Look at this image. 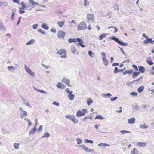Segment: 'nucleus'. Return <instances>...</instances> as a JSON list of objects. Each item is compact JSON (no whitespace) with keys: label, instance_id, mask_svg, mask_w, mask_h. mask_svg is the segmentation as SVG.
Wrapping results in <instances>:
<instances>
[{"label":"nucleus","instance_id":"obj_8","mask_svg":"<svg viewBox=\"0 0 154 154\" xmlns=\"http://www.w3.org/2000/svg\"><path fill=\"white\" fill-rule=\"evenodd\" d=\"M25 69L26 72L29 73L31 76H34V73L33 72H32L30 69L27 66H25Z\"/></svg>","mask_w":154,"mask_h":154},{"label":"nucleus","instance_id":"obj_36","mask_svg":"<svg viewBox=\"0 0 154 154\" xmlns=\"http://www.w3.org/2000/svg\"><path fill=\"white\" fill-rule=\"evenodd\" d=\"M88 55L91 57H93L94 56V54L92 51L90 50L88 52Z\"/></svg>","mask_w":154,"mask_h":154},{"label":"nucleus","instance_id":"obj_31","mask_svg":"<svg viewBox=\"0 0 154 154\" xmlns=\"http://www.w3.org/2000/svg\"><path fill=\"white\" fill-rule=\"evenodd\" d=\"M76 38H74L73 39H68V42L69 43H71L73 42H76Z\"/></svg>","mask_w":154,"mask_h":154},{"label":"nucleus","instance_id":"obj_64","mask_svg":"<svg viewBox=\"0 0 154 154\" xmlns=\"http://www.w3.org/2000/svg\"><path fill=\"white\" fill-rule=\"evenodd\" d=\"M118 65L119 64L118 63H115L112 64V66H118Z\"/></svg>","mask_w":154,"mask_h":154},{"label":"nucleus","instance_id":"obj_26","mask_svg":"<svg viewBox=\"0 0 154 154\" xmlns=\"http://www.w3.org/2000/svg\"><path fill=\"white\" fill-rule=\"evenodd\" d=\"M68 97L69 98L70 100H72L73 99L74 97V95L73 94H69Z\"/></svg>","mask_w":154,"mask_h":154},{"label":"nucleus","instance_id":"obj_48","mask_svg":"<svg viewBox=\"0 0 154 154\" xmlns=\"http://www.w3.org/2000/svg\"><path fill=\"white\" fill-rule=\"evenodd\" d=\"M77 144H80L82 143V141L80 139H77Z\"/></svg>","mask_w":154,"mask_h":154},{"label":"nucleus","instance_id":"obj_12","mask_svg":"<svg viewBox=\"0 0 154 154\" xmlns=\"http://www.w3.org/2000/svg\"><path fill=\"white\" fill-rule=\"evenodd\" d=\"M56 86L58 88L61 89H64L66 87L63 83L60 82H59Z\"/></svg>","mask_w":154,"mask_h":154},{"label":"nucleus","instance_id":"obj_15","mask_svg":"<svg viewBox=\"0 0 154 154\" xmlns=\"http://www.w3.org/2000/svg\"><path fill=\"white\" fill-rule=\"evenodd\" d=\"M138 68L140 73H143L145 72V68L143 66H139Z\"/></svg>","mask_w":154,"mask_h":154},{"label":"nucleus","instance_id":"obj_40","mask_svg":"<svg viewBox=\"0 0 154 154\" xmlns=\"http://www.w3.org/2000/svg\"><path fill=\"white\" fill-rule=\"evenodd\" d=\"M110 28H113L114 29V33H116L118 31V30L116 27H111L109 28H108V29H109Z\"/></svg>","mask_w":154,"mask_h":154},{"label":"nucleus","instance_id":"obj_7","mask_svg":"<svg viewBox=\"0 0 154 154\" xmlns=\"http://www.w3.org/2000/svg\"><path fill=\"white\" fill-rule=\"evenodd\" d=\"M87 19L88 21H90L91 22H94V15L93 14H91L88 13L87 14Z\"/></svg>","mask_w":154,"mask_h":154},{"label":"nucleus","instance_id":"obj_29","mask_svg":"<svg viewBox=\"0 0 154 154\" xmlns=\"http://www.w3.org/2000/svg\"><path fill=\"white\" fill-rule=\"evenodd\" d=\"M142 79H143V77L142 76H141L140 77L137 79L133 81L132 82L133 83H135L136 82H138V81H141Z\"/></svg>","mask_w":154,"mask_h":154},{"label":"nucleus","instance_id":"obj_19","mask_svg":"<svg viewBox=\"0 0 154 154\" xmlns=\"http://www.w3.org/2000/svg\"><path fill=\"white\" fill-rule=\"evenodd\" d=\"M108 35V34L106 33H103L101 34L100 35L99 37V39L100 40H101L103 38L105 37Z\"/></svg>","mask_w":154,"mask_h":154},{"label":"nucleus","instance_id":"obj_58","mask_svg":"<svg viewBox=\"0 0 154 154\" xmlns=\"http://www.w3.org/2000/svg\"><path fill=\"white\" fill-rule=\"evenodd\" d=\"M103 62L104 64L106 66L108 64V62L107 60H105L103 61Z\"/></svg>","mask_w":154,"mask_h":154},{"label":"nucleus","instance_id":"obj_6","mask_svg":"<svg viewBox=\"0 0 154 154\" xmlns=\"http://www.w3.org/2000/svg\"><path fill=\"white\" fill-rule=\"evenodd\" d=\"M65 35V33L62 30H59L57 33V37L60 39H64Z\"/></svg>","mask_w":154,"mask_h":154},{"label":"nucleus","instance_id":"obj_49","mask_svg":"<svg viewBox=\"0 0 154 154\" xmlns=\"http://www.w3.org/2000/svg\"><path fill=\"white\" fill-rule=\"evenodd\" d=\"M133 73V70H127V74L130 75Z\"/></svg>","mask_w":154,"mask_h":154},{"label":"nucleus","instance_id":"obj_46","mask_svg":"<svg viewBox=\"0 0 154 154\" xmlns=\"http://www.w3.org/2000/svg\"><path fill=\"white\" fill-rule=\"evenodd\" d=\"M50 31L53 33H55L56 32V29L54 28H51Z\"/></svg>","mask_w":154,"mask_h":154},{"label":"nucleus","instance_id":"obj_4","mask_svg":"<svg viewBox=\"0 0 154 154\" xmlns=\"http://www.w3.org/2000/svg\"><path fill=\"white\" fill-rule=\"evenodd\" d=\"M111 40H113L116 41L119 45L122 46H126L127 45V43H123L119 41L118 38L114 36H112L110 37Z\"/></svg>","mask_w":154,"mask_h":154},{"label":"nucleus","instance_id":"obj_16","mask_svg":"<svg viewBox=\"0 0 154 154\" xmlns=\"http://www.w3.org/2000/svg\"><path fill=\"white\" fill-rule=\"evenodd\" d=\"M153 41H152V38H147L146 40H144L143 42V43L146 44L148 43H152Z\"/></svg>","mask_w":154,"mask_h":154},{"label":"nucleus","instance_id":"obj_47","mask_svg":"<svg viewBox=\"0 0 154 154\" xmlns=\"http://www.w3.org/2000/svg\"><path fill=\"white\" fill-rule=\"evenodd\" d=\"M119 71L118 70V69L117 67H115V69L114 71V73H118L119 72Z\"/></svg>","mask_w":154,"mask_h":154},{"label":"nucleus","instance_id":"obj_62","mask_svg":"<svg viewBox=\"0 0 154 154\" xmlns=\"http://www.w3.org/2000/svg\"><path fill=\"white\" fill-rule=\"evenodd\" d=\"M42 65L44 67H45L46 68H48L49 67V66L45 65L43 64H42Z\"/></svg>","mask_w":154,"mask_h":154},{"label":"nucleus","instance_id":"obj_20","mask_svg":"<svg viewBox=\"0 0 154 154\" xmlns=\"http://www.w3.org/2000/svg\"><path fill=\"white\" fill-rule=\"evenodd\" d=\"M64 23L65 21H59L57 22V24L60 27H62L64 25Z\"/></svg>","mask_w":154,"mask_h":154},{"label":"nucleus","instance_id":"obj_23","mask_svg":"<svg viewBox=\"0 0 154 154\" xmlns=\"http://www.w3.org/2000/svg\"><path fill=\"white\" fill-rule=\"evenodd\" d=\"M138 151L137 149L135 148H134L133 150L131 152V154H138Z\"/></svg>","mask_w":154,"mask_h":154},{"label":"nucleus","instance_id":"obj_45","mask_svg":"<svg viewBox=\"0 0 154 154\" xmlns=\"http://www.w3.org/2000/svg\"><path fill=\"white\" fill-rule=\"evenodd\" d=\"M30 2L33 5H37L38 4V3H37L35 2L32 0H31L30 1Z\"/></svg>","mask_w":154,"mask_h":154},{"label":"nucleus","instance_id":"obj_52","mask_svg":"<svg viewBox=\"0 0 154 154\" xmlns=\"http://www.w3.org/2000/svg\"><path fill=\"white\" fill-rule=\"evenodd\" d=\"M131 94L134 96H137V93L134 92L131 93Z\"/></svg>","mask_w":154,"mask_h":154},{"label":"nucleus","instance_id":"obj_38","mask_svg":"<svg viewBox=\"0 0 154 154\" xmlns=\"http://www.w3.org/2000/svg\"><path fill=\"white\" fill-rule=\"evenodd\" d=\"M8 70H11V69L13 70H14L15 69V68L12 66H8Z\"/></svg>","mask_w":154,"mask_h":154},{"label":"nucleus","instance_id":"obj_22","mask_svg":"<svg viewBox=\"0 0 154 154\" xmlns=\"http://www.w3.org/2000/svg\"><path fill=\"white\" fill-rule=\"evenodd\" d=\"M41 27L46 30H48L49 29L48 27L45 23L42 24L41 25Z\"/></svg>","mask_w":154,"mask_h":154},{"label":"nucleus","instance_id":"obj_28","mask_svg":"<svg viewBox=\"0 0 154 154\" xmlns=\"http://www.w3.org/2000/svg\"><path fill=\"white\" fill-rule=\"evenodd\" d=\"M144 88V87L143 86L139 87L138 88V92L139 93L141 92L143 90Z\"/></svg>","mask_w":154,"mask_h":154},{"label":"nucleus","instance_id":"obj_33","mask_svg":"<svg viewBox=\"0 0 154 154\" xmlns=\"http://www.w3.org/2000/svg\"><path fill=\"white\" fill-rule=\"evenodd\" d=\"M113 9L114 10H119V7L117 4H115L113 6Z\"/></svg>","mask_w":154,"mask_h":154},{"label":"nucleus","instance_id":"obj_41","mask_svg":"<svg viewBox=\"0 0 154 154\" xmlns=\"http://www.w3.org/2000/svg\"><path fill=\"white\" fill-rule=\"evenodd\" d=\"M132 66L135 71H137L138 70V68L136 65L133 64L132 65Z\"/></svg>","mask_w":154,"mask_h":154},{"label":"nucleus","instance_id":"obj_63","mask_svg":"<svg viewBox=\"0 0 154 154\" xmlns=\"http://www.w3.org/2000/svg\"><path fill=\"white\" fill-rule=\"evenodd\" d=\"M27 122L29 124V127L31 125L32 123L30 120H28Z\"/></svg>","mask_w":154,"mask_h":154},{"label":"nucleus","instance_id":"obj_43","mask_svg":"<svg viewBox=\"0 0 154 154\" xmlns=\"http://www.w3.org/2000/svg\"><path fill=\"white\" fill-rule=\"evenodd\" d=\"M65 91L67 92L68 93H69L70 94H72L73 92L72 91H70L69 90V89L68 88H66L65 90Z\"/></svg>","mask_w":154,"mask_h":154},{"label":"nucleus","instance_id":"obj_35","mask_svg":"<svg viewBox=\"0 0 154 154\" xmlns=\"http://www.w3.org/2000/svg\"><path fill=\"white\" fill-rule=\"evenodd\" d=\"M27 112L25 111H23V113L22 115H21V116L23 118V117L26 116L27 115Z\"/></svg>","mask_w":154,"mask_h":154},{"label":"nucleus","instance_id":"obj_39","mask_svg":"<svg viewBox=\"0 0 154 154\" xmlns=\"http://www.w3.org/2000/svg\"><path fill=\"white\" fill-rule=\"evenodd\" d=\"M85 142L86 143H90L92 144L93 143V141L92 140H89L88 139H85Z\"/></svg>","mask_w":154,"mask_h":154},{"label":"nucleus","instance_id":"obj_3","mask_svg":"<svg viewBox=\"0 0 154 154\" xmlns=\"http://www.w3.org/2000/svg\"><path fill=\"white\" fill-rule=\"evenodd\" d=\"M87 112V110L85 109H83L82 110H79L77 111L76 116L77 117L83 116H84Z\"/></svg>","mask_w":154,"mask_h":154},{"label":"nucleus","instance_id":"obj_56","mask_svg":"<svg viewBox=\"0 0 154 154\" xmlns=\"http://www.w3.org/2000/svg\"><path fill=\"white\" fill-rule=\"evenodd\" d=\"M43 128V126L42 125H40L39 126V127L38 128V130L39 131H41Z\"/></svg>","mask_w":154,"mask_h":154},{"label":"nucleus","instance_id":"obj_11","mask_svg":"<svg viewBox=\"0 0 154 154\" xmlns=\"http://www.w3.org/2000/svg\"><path fill=\"white\" fill-rule=\"evenodd\" d=\"M62 81L64 82L68 86H70V80L69 79L65 78H64L62 79Z\"/></svg>","mask_w":154,"mask_h":154},{"label":"nucleus","instance_id":"obj_60","mask_svg":"<svg viewBox=\"0 0 154 154\" xmlns=\"http://www.w3.org/2000/svg\"><path fill=\"white\" fill-rule=\"evenodd\" d=\"M117 97H115L114 98H110V100L111 101H113L114 100H116L117 99Z\"/></svg>","mask_w":154,"mask_h":154},{"label":"nucleus","instance_id":"obj_21","mask_svg":"<svg viewBox=\"0 0 154 154\" xmlns=\"http://www.w3.org/2000/svg\"><path fill=\"white\" fill-rule=\"evenodd\" d=\"M93 102L91 98H89L87 99V103L88 105H89L91 104Z\"/></svg>","mask_w":154,"mask_h":154},{"label":"nucleus","instance_id":"obj_34","mask_svg":"<svg viewBox=\"0 0 154 154\" xmlns=\"http://www.w3.org/2000/svg\"><path fill=\"white\" fill-rule=\"evenodd\" d=\"M92 117L91 116H88L87 117H85L83 119V121H85L87 119H89L90 120L92 119Z\"/></svg>","mask_w":154,"mask_h":154},{"label":"nucleus","instance_id":"obj_54","mask_svg":"<svg viewBox=\"0 0 154 154\" xmlns=\"http://www.w3.org/2000/svg\"><path fill=\"white\" fill-rule=\"evenodd\" d=\"M36 125H35V126L33 128L32 130V133H35L36 130Z\"/></svg>","mask_w":154,"mask_h":154},{"label":"nucleus","instance_id":"obj_24","mask_svg":"<svg viewBox=\"0 0 154 154\" xmlns=\"http://www.w3.org/2000/svg\"><path fill=\"white\" fill-rule=\"evenodd\" d=\"M140 72H133L132 77L134 78L135 76H137L140 74Z\"/></svg>","mask_w":154,"mask_h":154},{"label":"nucleus","instance_id":"obj_9","mask_svg":"<svg viewBox=\"0 0 154 154\" xmlns=\"http://www.w3.org/2000/svg\"><path fill=\"white\" fill-rule=\"evenodd\" d=\"M21 7L19 8V9L20 10L27 9V8H29V5L27 6L24 3V2H21Z\"/></svg>","mask_w":154,"mask_h":154},{"label":"nucleus","instance_id":"obj_53","mask_svg":"<svg viewBox=\"0 0 154 154\" xmlns=\"http://www.w3.org/2000/svg\"><path fill=\"white\" fill-rule=\"evenodd\" d=\"M120 132L122 134H124V133H128L129 132L128 131H125V130H122V131H120Z\"/></svg>","mask_w":154,"mask_h":154},{"label":"nucleus","instance_id":"obj_42","mask_svg":"<svg viewBox=\"0 0 154 154\" xmlns=\"http://www.w3.org/2000/svg\"><path fill=\"white\" fill-rule=\"evenodd\" d=\"M38 31V32H40L42 34H45V32L44 31L42 30L41 29H39Z\"/></svg>","mask_w":154,"mask_h":154},{"label":"nucleus","instance_id":"obj_32","mask_svg":"<svg viewBox=\"0 0 154 154\" xmlns=\"http://www.w3.org/2000/svg\"><path fill=\"white\" fill-rule=\"evenodd\" d=\"M19 143H14V148L16 149H18L19 148V146L20 145Z\"/></svg>","mask_w":154,"mask_h":154},{"label":"nucleus","instance_id":"obj_55","mask_svg":"<svg viewBox=\"0 0 154 154\" xmlns=\"http://www.w3.org/2000/svg\"><path fill=\"white\" fill-rule=\"evenodd\" d=\"M52 104L57 106H58L59 105V103L56 102V101L54 102Z\"/></svg>","mask_w":154,"mask_h":154},{"label":"nucleus","instance_id":"obj_5","mask_svg":"<svg viewBox=\"0 0 154 154\" xmlns=\"http://www.w3.org/2000/svg\"><path fill=\"white\" fill-rule=\"evenodd\" d=\"M65 117L68 119L71 120L75 123H76L78 122V120L74 115H67L65 116Z\"/></svg>","mask_w":154,"mask_h":154},{"label":"nucleus","instance_id":"obj_14","mask_svg":"<svg viewBox=\"0 0 154 154\" xmlns=\"http://www.w3.org/2000/svg\"><path fill=\"white\" fill-rule=\"evenodd\" d=\"M135 121V119L134 118H132L128 120V122L129 124L134 123Z\"/></svg>","mask_w":154,"mask_h":154},{"label":"nucleus","instance_id":"obj_59","mask_svg":"<svg viewBox=\"0 0 154 154\" xmlns=\"http://www.w3.org/2000/svg\"><path fill=\"white\" fill-rule=\"evenodd\" d=\"M25 11L24 10H20L19 11V13L20 14H22L25 13Z\"/></svg>","mask_w":154,"mask_h":154},{"label":"nucleus","instance_id":"obj_1","mask_svg":"<svg viewBox=\"0 0 154 154\" xmlns=\"http://www.w3.org/2000/svg\"><path fill=\"white\" fill-rule=\"evenodd\" d=\"M66 51L64 49H60L57 51V54L61 55L60 57L61 58H66Z\"/></svg>","mask_w":154,"mask_h":154},{"label":"nucleus","instance_id":"obj_10","mask_svg":"<svg viewBox=\"0 0 154 154\" xmlns=\"http://www.w3.org/2000/svg\"><path fill=\"white\" fill-rule=\"evenodd\" d=\"M77 41L78 42V45H80L82 47H85V45L83 44L84 43L83 40L80 38H76V42Z\"/></svg>","mask_w":154,"mask_h":154},{"label":"nucleus","instance_id":"obj_57","mask_svg":"<svg viewBox=\"0 0 154 154\" xmlns=\"http://www.w3.org/2000/svg\"><path fill=\"white\" fill-rule=\"evenodd\" d=\"M13 2L14 3H16L17 4H19L20 2L19 0H12Z\"/></svg>","mask_w":154,"mask_h":154},{"label":"nucleus","instance_id":"obj_37","mask_svg":"<svg viewBox=\"0 0 154 154\" xmlns=\"http://www.w3.org/2000/svg\"><path fill=\"white\" fill-rule=\"evenodd\" d=\"M99 146H109L110 145H109L104 143H101L99 144Z\"/></svg>","mask_w":154,"mask_h":154},{"label":"nucleus","instance_id":"obj_44","mask_svg":"<svg viewBox=\"0 0 154 154\" xmlns=\"http://www.w3.org/2000/svg\"><path fill=\"white\" fill-rule=\"evenodd\" d=\"M111 96V94L109 93H107V94H104V97H110Z\"/></svg>","mask_w":154,"mask_h":154},{"label":"nucleus","instance_id":"obj_30","mask_svg":"<svg viewBox=\"0 0 154 154\" xmlns=\"http://www.w3.org/2000/svg\"><path fill=\"white\" fill-rule=\"evenodd\" d=\"M103 119L104 118L103 117L100 115H98L96 116L95 118V119Z\"/></svg>","mask_w":154,"mask_h":154},{"label":"nucleus","instance_id":"obj_13","mask_svg":"<svg viewBox=\"0 0 154 154\" xmlns=\"http://www.w3.org/2000/svg\"><path fill=\"white\" fill-rule=\"evenodd\" d=\"M82 147L83 149L85 150L86 152H91L93 151V149H89L87 148L86 146L83 145L82 146Z\"/></svg>","mask_w":154,"mask_h":154},{"label":"nucleus","instance_id":"obj_51","mask_svg":"<svg viewBox=\"0 0 154 154\" xmlns=\"http://www.w3.org/2000/svg\"><path fill=\"white\" fill-rule=\"evenodd\" d=\"M38 25L37 24H35L33 25L32 26V27L33 29H35L38 27Z\"/></svg>","mask_w":154,"mask_h":154},{"label":"nucleus","instance_id":"obj_27","mask_svg":"<svg viewBox=\"0 0 154 154\" xmlns=\"http://www.w3.org/2000/svg\"><path fill=\"white\" fill-rule=\"evenodd\" d=\"M140 127L142 129H146L148 127L147 125H146V124H141L140 125Z\"/></svg>","mask_w":154,"mask_h":154},{"label":"nucleus","instance_id":"obj_18","mask_svg":"<svg viewBox=\"0 0 154 154\" xmlns=\"http://www.w3.org/2000/svg\"><path fill=\"white\" fill-rule=\"evenodd\" d=\"M147 63L149 65H151L153 64V63L151 60V57H148L146 60Z\"/></svg>","mask_w":154,"mask_h":154},{"label":"nucleus","instance_id":"obj_50","mask_svg":"<svg viewBox=\"0 0 154 154\" xmlns=\"http://www.w3.org/2000/svg\"><path fill=\"white\" fill-rule=\"evenodd\" d=\"M49 136H50V135H49V134L47 132L44 135V136L43 137H48Z\"/></svg>","mask_w":154,"mask_h":154},{"label":"nucleus","instance_id":"obj_61","mask_svg":"<svg viewBox=\"0 0 154 154\" xmlns=\"http://www.w3.org/2000/svg\"><path fill=\"white\" fill-rule=\"evenodd\" d=\"M84 5L85 6L88 5V3L87 2V0H85Z\"/></svg>","mask_w":154,"mask_h":154},{"label":"nucleus","instance_id":"obj_25","mask_svg":"<svg viewBox=\"0 0 154 154\" xmlns=\"http://www.w3.org/2000/svg\"><path fill=\"white\" fill-rule=\"evenodd\" d=\"M35 42V40L34 39H31L26 44V45H29L30 44H32L34 43Z\"/></svg>","mask_w":154,"mask_h":154},{"label":"nucleus","instance_id":"obj_2","mask_svg":"<svg viewBox=\"0 0 154 154\" xmlns=\"http://www.w3.org/2000/svg\"><path fill=\"white\" fill-rule=\"evenodd\" d=\"M86 28H87L86 23L84 22H82L78 25L77 30H84Z\"/></svg>","mask_w":154,"mask_h":154},{"label":"nucleus","instance_id":"obj_17","mask_svg":"<svg viewBox=\"0 0 154 154\" xmlns=\"http://www.w3.org/2000/svg\"><path fill=\"white\" fill-rule=\"evenodd\" d=\"M146 144L145 142L137 143V146L140 147H143L146 146Z\"/></svg>","mask_w":154,"mask_h":154}]
</instances>
